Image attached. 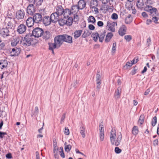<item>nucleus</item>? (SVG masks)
I'll return each mask as SVG.
<instances>
[{"mask_svg": "<svg viewBox=\"0 0 159 159\" xmlns=\"http://www.w3.org/2000/svg\"><path fill=\"white\" fill-rule=\"evenodd\" d=\"M121 139L122 134L121 132L117 133L116 135V130L112 129L111 131L110 136L111 145H115L116 146H118L120 143Z\"/></svg>", "mask_w": 159, "mask_h": 159, "instance_id": "f257e3e1", "label": "nucleus"}, {"mask_svg": "<svg viewBox=\"0 0 159 159\" xmlns=\"http://www.w3.org/2000/svg\"><path fill=\"white\" fill-rule=\"evenodd\" d=\"M34 39L33 36L31 35V33H29L27 34L24 39L20 41V44L25 47L29 46Z\"/></svg>", "mask_w": 159, "mask_h": 159, "instance_id": "f03ea898", "label": "nucleus"}, {"mask_svg": "<svg viewBox=\"0 0 159 159\" xmlns=\"http://www.w3.org/2000/svg\"><path fill=\"white\" fill-rule=\"evenodd\" d=\"M144 10L148 12L150 15L153 16H158V12L157 9L152 6L147 5L144 8Z\"/></svg>", "mask_w": 159, "mask_h": 159, "instance_id": "7ed1b4c3", "label": "nucleus"}, {"mask_svg": "<svg viewBox=\"0 0 159 159\" xmlns=\"http://www.w3.org/2000/svg\"><path fill=\"white\" fill-rule=\"evenodd\" d=\"M43 33V29L39 27H36L33 29L31 35L33 36V38H39L42 36Z\"/></svg>", "mask_w": 159, "mask_h": 159, "instance_id": "20e7f679", "label": "nucleus"}, {"mask_svg": "<svg viewBox=\"0 0 159 159\" xmlns=\"http://www.w3.org/2000/svg\"><path fill=\"white\" fill-rule=\"evenodd\" d=\"M15 20L14 19H8L6 18L4 23L3 24V26L5 28H7L9 29H11L13 27L12 22Z\"/></svg>", "mask_w": 159, "mask_h": 159, "instance_id": "39448f33", "label": "nucleus"}, {"mask_svg": "<svg viewBox=\"0 0 159 159\" xmlns=\"http://www.w3.org/2000/svg\"><path fill=\"white\" fill-rule=\"evenodd\" d=\"M1 35L3 38L8 39V37L10 36L9 29L2 26L1 30Z\"/></svg>", "mask_w": 159, "mask_h": 159, "instance_id": "423d86ee", "label": "nucleus"}, {"mask_svg": "<svg viewBox=\"0 0 159 159\" xmlns=\"http://www.w3.org/2000/svg\"><path fill=\"white\" fill-rule=\"evenodd\" d=\"M54 42L57 44L58 47H60L64 42L63 34L59 35L55 37Z\"/></svg>", "mask_w": 159, "mask_h": 159, "instance_id": "0eeeda50", "label": "nucleus"}, {"mask_svg": "<svg viewBox=\"0 0 159 159\" xmlns=\"http://www.w3.org/2000/svg\"><path fill=\"white\" fill-rule=\"evenodd\" d=\"M99 137L100 140L102 141L104 140V130L103 129V122H102L99 124Z\"/></svg>", "mask_w": 159, "mask_h": 159, "instance_id": "6e6552de", "label": "nucleus"}, {"mask_svg": "<svg viewBox=\"0 0 159 159\" xmlns=\"http://www.w3.org/2000/svg\"><path fill=\"white\" fill-rule=\"evenodd\" d=\"M42 22L45 26L49 25L52 22L50 17L48 16H44V15H43Z\"/></svg>", "mask_w": 159, "mask_h": 159, "instance_id": "1a4fd4ad", "label": "nucleus"}, {"mask_svg": "<svg viewBox=\"0 0 159 159\" xmlns=\"http://www.w3.org/2000/svg\"><path fill=\"white\" fill-rule=\"evenodd\" d=\"M43 16V15H42L40 13H36L34 15L33 19L36 23H41L42 22Z\"/></svg>", "mask_w": 159, "mask_h": 159, "instance_id": "9d476101", "label": "nucleus"}, {"mask_svg": "<svg viewBox=\"0 0 159 159\" xmlns=\"http://www.w3.org/2000/svg\"><path fill=\"white\" fill-rule=\"evenodd\" d=\"M107 25L108 26V30H109L112 32H114L115 31V26L117 25V24L116 22H109L107 21Z\"/></svg>", "mask_w": 159, "mask_h": 159, "instance_id": "9b49d317", "label": "nucleus"}, {"mask_svg": "<svg viewBox=\"0 0 159 159\" xmlns=\"http://www.w3.org/2000/svg\"><path fill=\"white\" fill-rule=\"evenodd\" d=\"M20 48L16 47L12 49L10 51V55L11 56H15L18 55L20 53Z\"/></svg>", "mask_w": 159, "mask_h": 159, "instance_id": "f8f14e48", "label": "nucleus"}, {"mask_svg": "<svg viewBox=\"0 0 159 159\" xmlns=\"http://www.w3.org/2000/svg\"><path fill=\"white\" fill-rule=\"evenodd\" d=\"M25 16V12L23 10L17 11L16 13V17L18 20H22Z\"/></svg>", "mask_w": 159, "mask_h": 159, "instance_id": "ddd939ff", "label": "nucleus"}, {"mask_svg": "<svg viewBox=\"0 0 159 159\" xmlns=\"http://www.w3.org/2000/svg\"><path fill=\"white\" fill-rule=\"evenodd\" d=\"M26 26L23 24H21L19 25L17 29V31L20 34L24 33L26 30Z\"/></svg>", "mask_w": 159, "mask_h": 159, "instance_id": "4468645a", "label": "nucleus"}, {"mask_svg": "<svg viewBox=\"0 0 159 159\" xmlns=\"http://www.w3.org/2000/svg\"><path fill=\"white\" fill-rule=\"evenodd\" d=\"M63 36L64 42L69 43H73L72 36L67 34H63Z\"/></svg>", "mask_w": 159, "mask_h": 159, "instance_id": "2eb2a0df", "label": "nucleus"}, {"mask_svg": "<svg viewBox=\"0 0 159 159\" xmlns=\"http://www.w3.org/2000/svg\"><path fill=\"white\" fill-rule=\"evenodd\" d=\"M64 9L61 5H59L55 7V12L59 16L64 13Z\"/></svg>", "mask_w": 159, "mask_h": 159, "instance_id": "dca6fc26", "label": "nucleus"}, {"mask_svg": "<svg viewBox=\"0 0 159 159\" xmlns=\"http://www.w3.org/2000/svg\"><path fill=\"white\" fill-rule=\"evenodd\" d=\"M126 30L127 28L125 25H122L119 30V34L120 35L123 36L126 34Z\"/></svg>", "mask_w": 159, "mask_h": 159, "instance_id": "f3484780", "label": "nucleus"}, {"mask_svg": "<svg viewBox=\"0 0 159 159\" xmlns=\"http://www.w3.org/2000/svg\"><path fill=\"white\" fill-rule=\"evenodd\" d=\"M59 16L55 12L52 14L50 16L52 22V23H55L58 20Z\"/></svg>", "mask_w": 159, "mask_h": 159, "instance_id": "a211bd4d", "label": "nucleus"}, {"mask_svg": "<svg viewBox=\"0 0 159 159\" xmlns=\"http://www.w3.org/2000/svg\"><path fill=\"white\" fill-rule=\"evenodd\" d=\"M78 10H83L86 7V3L84 0H80L77 5Z\"/></svg>", "mask_w": 159, "mask_h": 159, "instance_id": "6ab92c4d", "label": "nucleus"}, {"mask_svg": "<svg viewBox=\"0 0 159 159\" xmlns=\"http://www.w3.org/2000/svg\"><path fill=\"white\" fill-rule=\"evenodd\" d=\"M42 36L43 37V39L47 40L51 37L52 35L49 31L46 30L44 31L43 30V33Z\"/></svg>", "mask_w": 159, "mask_h": 159, "instance_id": "aec40b11", "label": "nucleus"}, {"mask_svg": "<svg viewBox=\"0 0 159 159\" xmlns=\"http://www.w3.org/2000/svg\"><path fill=\"white\" fill-rule=\"evenodd\" d=\"M35 11V7L29 5L27 8V13L29 15H32Z\"/></svg>", "mask_w": 159, "mask_h": 159, "instance_id": "412c9836", "label": "nucleus"}, {"mask_svg": "<svg viewBox=\"0 0 159 159\" xmlns=\"http://www.w3.org/2000/svg\"><path fill=\"white\" fill-rule=\"evenodd\" d=\"M34 22L35 21L33 19V17H30L27 20L26 24L28 27H31L33 25Z\"/></svg>", "mask_w": 159, "mask_h": 159, "instance_id": "4be33fe9", "label": "nucleus"}, {"mask_svg": "<svg viewBox=\"0 0 159 159\" xmlns=\"http://www.w3.org/2000/svg\"><path fill=\"white\" fill-rule=\"evenodd\" d=\"M121 93V89L120 87H118L116 90L115 91L114 96L115 99L117 100L120 98Z\"/></svg>", "mask_w": 159, "mask_h": 159, "instance_id": "5701e85b", "label": "nucleus"}, {"mask_svg": "<svg viewBox=\"0 0 159 159\" xmlns=\"http://www.w3.org/2000/svg\"><path fill=\"white\" fill-rule=\"evenodd\" d=\"M20 41V38L18 36L14 37L11 41V45L12 46H15L19 43Z\"/></svg>", "mask_w": 159, "mask_h": 159, "instance_id": "b1692460", "label": "nucleus"}, {"mask_svg": "<svg viewBox=\"0 0 159 159\" xmlns=\"http://www.w3.org/2000/svg\"><path fill=\"white\" fill-rule=\"evenodd\" d=\"M72 14L71 11L69 9L66 8L64 9V13L63 15L65 19H67L69 17V16Z\"/></svg>", "mask_w": 159, "mask_h": 159, "instance_id": "393cba45", "label": "nucleus"}, {"mask_svg": "<svg viewBox=\"0 0 159 159\" xmlns=\"http://www.w3.org/2000/svg\"><path fill=\"white\" fill-rule=\"evenodd\" d=\"M49 49V50H52L55 48H58L60 47L58 46L57 44L54 42V43H48Z\"/></svg>", "mask_w": 159, "mask_h": 159, "instance_id": "a878e982", "label": "nucleus"}, {"mask_svg": "<svg viewBox=\"0 0 159 159\" xmlns=\"http://www.w3.org/2000/svg\"><path fill=\"white\" fill-rule=\"evenodd\" d=\"M98 1L97 0H91L90 2V7L91 8H93L98 6Z\"/></svg>", "mask_w": 159, "mask_h": 159, "instance_id": "bb28decb", "label": "nucleus"}, {"mask_svg": "<svg viewBox=\"0 0 159 159\" xmlns=\"http://www.w3.org/2000/svg\"><path fill=\"white\" fill-rule=\"evenodd\" d=\"M82 32V30H81L75 31L73 33L74 38L75 39H76L80 37L81 34Z\"/></svg>", "mask_w": 159, "mask_h": 159, "instance_id": "cd10ccee", "label": "nucleus"}, {"mask_svg": "<svg viewBox=\"0 0 159 159\" xmlns=\"http://www.w3.org/2000/svg\"><path fill=\"white\" fill-rule=\"evenodd\" d=\"M106 31L105 30H102L101 32L100 35H99V41L102 42L104 39V38L106 35Z\"/></svg>", "mask_w": 159, "mask_h": 159, "instance_id": "c85d7f7f", "label": "nucleus"}, {"mask_svg": "<svg viewBox=\"0 0 159 159\" xmlns=\"http://www.w3.org/2000/svg\"><path fill=\"white\" fill-rule=\"evenodd\" d=\"M144 3L143 0H138L136 2V6L139 8H143Z\"/></svg>", "mask_w": 159, "mask_h": 159, "instance_id": "c756f323", "label": "nucleus"}, {"mask_svg": "<svg viewBox=\"0 0 159 159\" xmlns=\"http://www.w3.org/2000/svg\"><path fill=\"white\" fill-rule=\"evenodd\" d=\"M73 18L71 17H68L66 19V25L67 26H71L73 22Z\"/></svg>", "mask_w": 159, "mask_h": 159, "instance_id": "7c9ffc66", "label": "nucleus"}, {"mask_svg": "<svg viewBox=\"0 0 159 159\" xmlns=\"http://www.w3.org/2000/svg\"><path fill=\"white\" fill-rule=\"evenodd\" d=\"M113 36V34L111 33H108L106 35L105 41L106 43L109 42Z\"/></svg>", "mask_w": 159, "mask_h": 159, "instance_id": "2f4dec72", "label": "nucleus"}, {"mask_svg": "<svg viewBox=\"0 0 159 159\" xmlns=\"http://www.w3.org/2000/svg\"><path fill=\"white\" fill-rule=\"evenodd\" d=\"M99 34L97 32L93 33L92 34V37L93 38V40L95 42H97L98 41V38H99Z\"/></svg>", "mask_w": 159, "mask_h": 159, "instance_id": "473e14b6", "label": "nucleus"}, {"mask_svg": "<svg viewBox=\"0 0 159 159\" xmlns=\"http://www.w3.org/2000/svg\"><path fill=\"white\" fill-rule=\"evenodd\" d=\"M8 65L7 61L6 60H1V65L2 66L1 69L6 68Z\"/></svg>", "mask_w": 159, "mask_h": 159, "instance_id": "72a5a7b5", "label": "nucleus"}, {"mask_svg": "<svg viewBox=\"0 0 159 159\" xmlns=\"http://www.w3.org/2000/svg\"><path fill=\"white\" fill-rule=\"evenodd\" d=\"M90 34L91 33L90 31L88 30H85L82 34V37L84 38H85L89 36Z\"/></svg>", "mask_w": 159, "mask_h": 159, "instance_id": "f704fd0d", "label": "nucleus"}, {"mask_svg": "<svg viewBox=\"0 0 159 159\" xmlns=\"http://www.w3.org/2000/svg\"><path fill=\"white\" fill-rule=\"evenodd\" d=\"M132 132L134 135H137L139 132L138 127L136 126H134L132 128Z\"/></svg>", "mask_w": 159, "mask_h": 159, "instance_id": "c9c22d12", "label": "nucleus"}, {"mask_svg": "<svg viewBox=\"0 0 159 159\" xmlns=\"http://www.w3.org/2000/svg\"><path fill=\"white\" fill-rule=\"evenodd\" d=\"M66 19L64 17L63 19H58V22L59 24L61 26H63L65 25H66Z\"/></svg>", "mask_w": 159, "mask_h": 159, "instance_id": "e433bc0d", "label": "nucleus"}, {"mask_svg": "<svg viewBox=\"0 0 159 159\" xmlns=\"http://www.w3.org/2000/svg\"><path fill=\"white\" fill-rule=\"evenodd\" d=\"M72 14L75 12L77 11H78V6L77 5H73L72 6L71 9L70 10Z\"/></svg>", "mask_w": 159, "mask_h": 159, "instance_id": "4c0bfd02", "label": "nucleus"}, {"mask_svg": "<svg viewBox=\"0 0 159 159\" xmlns=\"http://www.w3.org/2000/svg\"><path fill=\"white\" fill-rule=\"evenodd\" d=\"M80 132L83 138H84L85 136V128L83 126H82L80 128Z\"/></svg>", "mask_w": 159, "mask_h": 159, "instance_id": "58836bf2", "label": "nucleus"}, {"mask_svg": "<svg viewBox=\"0 0 159 159\" xmlns=\"http://www.w3.org/2000/svg\"><path fill=\"white\" fill-rule=\"evenodd\" d=\"M88 20L89 22H91L92 23H94L96 21L95 18L93 16H91L89 17Z\"/></svg>", "mask_w": 159, "mask_h": 159, "instance_id": "ea45409f", "label": "nucleus"}, {"mask_svg": "<svg viewBox=\"0 0 159 159\" xmlns=\"http://www.w3.org/2000/svg\"><path fill=\"white\" fill-rule=\"evenodd\" d=\"M133 65L132 62H130L129 61L127 62L125 65L123 67L125 69H128L129 68L131 67Z\"/></svg>", "mask_w": 159, "mask_h": 159, "instance_id": "a19ab883", "label": "nucleus"}, {"mask_svg": "<svg viewBox=\"0 0 159 159\" xmlns=\"http://www.w3.org/2000/svg\"><path fill=\"white\" fill-rule=\"evenodd\" d=\"M66 143H65V149L66 151L68 152L70 151L71 148V146L70 144L68 145H66Z\"/></svg>", "mask_w": 159, "mask_h": 159, "instance_id": "79ce46f5", "label": "nucleus"}, {"mask_svg": "<svg viewBox=\"0 0 159 159\" xmlns=\"http://www.w3.org/2000/svg\"><path fill=\"white\" fill-rule=\"evenodd\" d=\"M124 39L127 41L129 42L132 40V36L130 35H126L125 36Z\"/></svg>", "mask_w": 159, "mask_h": 159, "instance_id": "37998d69", "label": "nucleus"}, {"mask_svg": "<svg viewBox=\"0 0 159 159\" xmlns=\"http://www.w3.org/2000/svg\"><path fill=\"white\" fill-rule=\"evenodd\" d=\"M157 117L156 116L153 117L152 122V125L153 126H154L156 125L157 122Z\"/></svg>", "mask_w": 159, "mask_h": 159, "instance_id": "c03bdc74", "label": "nucleus"}, {"mask_svg": "<svg viewBox=\"0 0 159 159\" xmlns=\"http://www.w3.org/2000/svg\"><path fill=\"white\" fill-rule=\"evenodd\" d=\"M7 136V134L6 132H1V139L4 138L5 139H6Z\"/></svg>", "mask_w": 159, "mask_h": 159, "instance_id": "a18cd8bd", "label": "nucleus"}, {"mask_svg": "<svg viewBox=\"0 0 159 159\" xmlns=\"http://www.w3.org/2000/svg\"><path fill=\"white\" fill-rule=\"evenodd\" d=\"M144 117L143 115H141L140 116L139 122L140 123L141 125L144 122Z\"/></svg>", "mask_w": 159, "mask_h": 159, "instance_id": "49530a36", "label": "nucleus"}, {"mask_svg": "<svg viewBox=\"0 0 159 159\" xmlns=\"http://www.w3.org/2000/svg\"><path fill=\"white\" fill-rule=\"evenodd\" d=\"M28 1L30 3L29 5L34 6V5H36L35 0H28Z\"/></svg>", "mask_w": 159, "mask_h": 159, "instance_id": "de8ad7c7", "label": "nucleus"}, {"mask_svg": "<svg viewBox=\"0 0 159 159\" xmlns=\"http://www.w3.org/2000/svg\"><path fill=\"white\" fill-rule=\"evenodd\" d=\"M39 113V108L37 107H36L34 109V114L31 115V116L32 117L34 115L37 116Z\"/></svg>", "mask_w": 159, "mask_h": 159, "instance_id": "09e8293b", "label": "nucleus"}, {"mask_svg": "<svg viewBox=\"0 0 159 159\" xmlns=\"http://www.w3.org/2000/svg\"><path fill=\"white\" fill-rule=\"evenodd\" d=\"M43 0H35L36 6H39L41 5Z\"/></svg>", "mask_w": 159, "mask_h": 159, "instance_id": "8fccbe9b", "label": "nucleus"}, {"mask_svg": "<svg viewBox=\"0 0 159 159\" xmlns=\"http://www.w3.org/2000/svg\"><path fill=\"white\" fill-rule=\"evenodd\" d=\"M60 149L61 150V151H59L60 152V154L62 157L64 158L65 157V156L64 153L63 148L62 147H60Z\"/></svg>", "mask_w": 159, "mask_h": 159, "instance_id": "3c124183", "label": "nucleus"}, {"mask_svg": "<svg viewBox=\"0 0 159 159\" xmlns=\"http://www.w3.org/2000/svg\"><path fill=\"white\" fill-rule=\"evenodd\" d=\"M96 81L97 82V83H98L99 82H101V78L100 75H96Z\"/></svg>", "mask_w": 159, "mask_h": 159, "instance_id": "603ef678", "label": "nucleus"}, {"mask_svg": "<svg viewBox=\"0 0 159 159\" xmlns=\"http://www.w3.org/2000/svg\"><path fill=\"white\" fill-rule=\"evenodd\" d=\"M139 61V59L136 57H135L133 60L131 61V62L132 63V64H134L136 63Z\"/></svg>", "mask_w": 159, "mask_h": 159, "instance_id": "864d4df0", "label": "nucleus"}, {"mask_svg": "<svg viewBox=\"0 0 159 159\" xmlns=\"http://www.w3.org/2000/svg\"><path fill=\"white\" fill-rule=\"evenodd\" d=\"M122 150L118 147H116L115 149V152L117 154H119L121 152Z\"/></svg>", "mask_w": 159, "mask_h": 159, "instance_id": "5fc2aeb1", "label": "nucleus"}, {"mask_svg": "<svg viewBox=\"0 0 159 159\" xmlns=\"http://www.w3.org/2000/svg\"><path fill=\"white\" fill-rule=\"evenodd\" d=\"M66 114V113H64L62 116L60 122L61 124H62L64 122V120L65 118Z\"/></svg>", "mask_w": 159, "mask_h": 159, "instance_id": "6e6d98bb", "label": "nucleus"}, {"mask_svg": "<svg viewBox=\"0 0 159 159\" xmlns=\"http://www.w3.org/2000/svg\"><path fill=\"white\" fill-rule=\"evenodd\" d=\"M111 18L114 20H116L118 18V15L116 13H113L111 15Z\"/></svg>", "mask_w": 159, "mask_h": 159, "instance_id": "4d7b16f0", "label": "nucleus"}, {"mask_svg": "<svg viewBox=\"0 0 159 159\" xmlns=\"http://www.w3.org/2000/svg\"><path fill=\"white\" fill-rule=\"evenodd\" d=\"M64 134L66 135H68L69 134V129L67 127H66L65 128V130L64 131Z\"/></svg>", "mask_w": 159, "mask_h": 159, "instance_id": "13d9d810", "label": "nucleus"}, {"mask_svg": "<svg viewBox=\"0 0 159 159\" xmlns=\"http://www.w3.org/2000/svg\"><path fill=\"white\" fill-rule=\"evenodd\" d=\"M114 2L113 0H109V1H108V3H109V4L110 5V7L113 8Z\"/></svg>", "mask_w": 159, "mask_h": 159, "instance_id": "bf43d9fd", "label": "nucleus"}, {"mask_svg": "<svg viewBox=\"0 0 159 159\" xmlns=\"http://www.w3.org/2000/svg\"><path fill=\"white\" fill-rule=\"evenodd\" d=\"M130 16H128L126 17L125 19V23L127 24H129L131 22V21L130 20H128V19H129Z\"/></svg>", "mask_w": 159, "mask_h": 159, "instance_id": "052dcab7", "label": "nucleus"}, {"mask_svg": "<svg viewBox=\"0 0 159 159\" xmlns=\"http://www.w3.org/2000/svg\"><path fill=\"white\" fill-rule=\"evenodd\" d=\"M156 16H153L152 18V20L155 23H157V18L156 17Z\"/></svg>", "mask_w": 159, "mask_h": 159, "instance_id": "680f3d73", "label": "nucleus"}, {"mask_svg": "<svg viewBox=\"0 0 159 159\" xmlns=\"http://www.w3.org/2000/svg\"><path fill=\"white\" fill-rule=\"evenodd\" d=\"M6 18H8V19H14V18H13V15L11 13L9 14L8 13Z\"/></svg>", "mask_w": 159, "mask_h": 159, "instance_id": "e2e57ef3", "label": "nucleus"}, {"mask_svg": "<svg viewBox=\"0 0 159 159\" xmlns=\"http://www.w3.org/2000/svg\"><path fill=\"white\" fill-rule=\"evenodd\" d=\"M89 29L91 30H93L95 29L94 26L92 24H90L89 25Z\"/></svg>", "mask_w": 159, "mask_h": 159, "instance_id": "0e129e2a", "label": "nucleus"}, {"mask_svg": "<svg viewBox=\"0 0 159 159\" xmlns=\"http://www.w3.org/2000/svg\"><path fill=\"white\" fill-rule=\"evenodd\" d=\"M97 25L99 27H101L103 26V23L102 21H99L97 22Z\"/></svg>", "mask_w": 159, "mask_h": 159, "instance_id": "69168bd1", "label": "nucleus"}, {"mask_svg": "<svg viewBox=\"0 0 159 159\" xmlns=\"http://www.w3.org/2000/svg\"><path fill=\"white\" fill-rule=\"evenodd\" d=\"M6 157L8 159H11L12 158V155L11 153L7 154L6 155Z\"/></svg>", "mask_w": 159, "mask_h": 159, "instance_id": "338daca9", "label": "nucleus"}, {"mask_svg": "<svg viewBox=\"0 0 159 159\" xmlns=\"http://www.w3.org/2000/svg\"><path fill=\"white\" fill-rule=\"evenodd\" d=\"M158 141L157 139L155 140L153 142L154 146H156L158 145Z\"/></svg>", "mask_w": 159, "mask_h": 159, "instance_id": "774afa93", "label": "nucleus"}]
</instances>
